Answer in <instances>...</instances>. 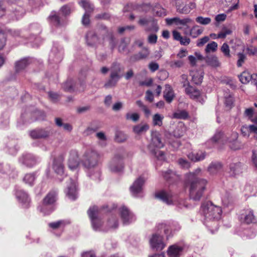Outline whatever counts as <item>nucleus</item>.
I'll list each match as a JSON object with an SVG mask.
<instances>
[{"mask_svg": "<svg viewBox=\"0 0 257 257\" xmlns=\"http://www.w3.org/2000/svg\"><path fill=\"white\" fill-rule=\"evenodd\" d=\"M164 98L168 103H170L174 97V93L172 88L169 85H166L164 91Z\"/></svg>", "mask_w": 257, "mask_h": 257, "instance_id": "30", "label": "nucleus"}, {"mask_svg": "<svg viewBox=\"0 0 257 257\" xmlns=\"http://www.w3.org/2000/svg\"><path fill=\"white\" fill-rule=\"evenodd\" d=\"M86 42L88 46L97 48L99 45L108 46L113 51L116 46V41L111 30L105 26L100 24L98 26L97 33L88 32L86 35Z\"/></svg>", "mask_w": 257, "mask_h": 257, "instance_id": "1", "label": "nucleus"}, {"mask_svg": "<svg viewBox=\"0 0 257 257\" xmlns=\"http://www.w3.org/2000/svg\"><path fill=\"white\" fill-rule=\"evenodd\" d=\"M100 158V155L95 150L88 149L84 155L83 165L88 169L96 167Z\"/></svg>", "mask_w": 257, "mask_h": 257, "instance_id": "6", "label": "nucleus"}, {"mask_svg": "<svg viewBox=\"0 0 257 257\" xmlns=\"http://www.w3.org/2000/svg\"><path fill=\"white\" fill-rule=\"evenodd\" d=\"M188 116V113L185 110H178L173 113V117L175 118L185 119Z\"/></svg>", "mask_w": 257, "mask_h": 257, "instance_id": "46", "label": "nucleus"}, {"mask_svg": "<svg viewBox=\"0 0 257 257\" xmlns=\"http://www.w3.org/2000/svg\"><path fill=\"white\" fill-rule=\"evenodd\" d=\"M162 200L168 205L172 204L173 201V196L170 193L162 191Z\"/></svg>", "mask_w": 257, "mask_h": 257, "instance_id": "44", "label": "nucleus"}, {"mask_svg": "<svg viewBox=\"0 0 257 257\" xmlns=\"http://www.w3.org/2000/svg\"><path fill=\"white\" fill-rule=\"evenodd\" d=\"M222 140H225V136L224 135L222 132L218 131L216 132L213 137L208 141V143L225 144V142L222 141Z\"/></svg>", "mask_w": 257, "mask_h": 257, "instance_id": "33", "label": "nucleus"}, {"mask_svg": "<svg viewBox=\"0 0 257 257\" xmlns=\"http://www.w3.org/2000/svg\"><path fill=\"white\" fill-rule=\"evenodd\" d=\"M242 221L246 224L253 223L255 221V218L253 214L252 210H247L245 214H242L241 217Z\"/></svg>", "mask_w": 257, "mask_h": 257, "instance_id": "32", "label": "nucleus"}, {"mask_svg": "<svg viewBox=\"0 0 257 257\" xmlns=\"http://www.w3.org/2000/svg\"><path fill=\"white\" fill-rule=\"evenodd\" d=\"M51 134L49 128H38L30 132V135L33 139L46 138L48 137Z\"/></svg>", "mask_w": 257, "mask_h": 257, "instance_id": "21", "label": "nucleus"}, {"mask_svg": "<svg viewBox=\"0 0 257 257\" xmlns=\"http://www.w3.org/2000/svg\"><path fill=\"white\" fill-rule=\"evenodd\" d=\"M128 41L126 39H123L121 40L120 44L118 47V51L120 52H124L125 50Z\"/></svg>", "mask_w": 257, "mask_h": 257, "instance_id": "60", "label": "nucleus"}, {"mask_svg": "<svg viewBox=\"0 0 257 257\" xmlns=\"http://www.w3.org/2000/svg\"><path fill=\"white\" fill-rule=\"evenodd\" d=\"M165 22L167 25L170 26L175 24L178 26L179 29H183L184 34L189 35L193 38H197L203 32V30L200 29L197 25H194L191 28H190L188 25L193 23L194 21L188 17L182 19L179 17L166 18Z\"/></svg>", "mask_w": 257, "mask_h": 257, "instance_id": "4", "label": "nucleus"}, {"mask_svg": "<svg viewBox=\"0 0 257 257\" xmlns=\"http://www.w3.org/2000/svg\"><path fill=\"white\" fill-rule=\"evenodd\" d=\"M242 165L241 163H232L229 166V173L232 176H235L242 173Z\"/></svg>", "mask_w": 257, "mask_h": 257, "instance_id": "26", "label": "nucleus"}, {"mask_svg": "<svg viewBox=\"0 0 257 257\" xmlns=\"http://www.w3.org/2000/svg\"><path fill=\"white\" fill-rule=\"evenodd\" d=\"M20 163L28 167L35 166L38 162V159L31 154L23 155L19 160Z\"/></svg>", "mask_w": 257, "mask_h": 257, "instance_id": "17", "label": "nucleus"}, {"mask_svg": "<svg viewBox=\"0 0 257 257\" xmlns=\"http://www.w3.org/2000/svg\"><path fill=\"white\" fill-rule=\"evenodd\" d=\"M79 5L85 11V13H91L94 7L88 0H81L79 2Z\"/></svg>", "mask_w": 257, "mask_h": 257, "instance_id": "41", "label": "nucleus"}, {"mask_svg": "<svg viewBox=\"0 0 257 257\" xmlns=\"http://www.w3.org/2000/svg\"><path fill=\"white\" fill-rule=\"evenodd\" d=\"M68 221H66L63 220H58L56 222H51L48 224L49 226L53 229H63L64 226L69 224Z\"/></svg>", "mask_w": 257, "mask_h": 257, "instance_id": "38", "label": "nucleus"}, {"mask_svg": "<svg viewBox=\"0 0 257 257\" xmlns=\"http://www.w3.org/2000/svg\"><path fill=\"white\" fill-rule=\"evenodd\" d=\"M79 158L78 151L75 149H72L69 152L68 159V166L71 170L76 169L79 165Z\"/></svg>", "mask_w": 257, "mask_h": 257, "instance_id": "15", "label": "nucleus"}, {"mask_svg": "<svg viewBox=\"0 0 257 257\" xmlns=\"http://www.w3.org/2000/svg\"><path fill=\"white\" fill-rule=\"evenodd\" d=\"M12 11L17 20L22 18L25 13V11L22 7L15 4L13 5Z\"/></svg>", "mask_w": 257, "mask_h": 257, "instance_id": "35", "label": "nucleus"}, {"mask_svg": "<svg viewBox=\"0 0 257 257\" xmlns=\"http://www.w3.org/2000/svg\"><path fill=\"white\" fill-rule=\"evenodd\" d=\"M150 243L151 247L153 249L157 250L160 247L161 245V236L160 232L153 234L150 239Z\"/></svg>", "mask_w": 257, "mask_h": 257, "instance_id": "25", "label": "nucleus"}, {"mask_svg": "<svg viewBox=\"0 0 257 257\" xmlns=\"http://www.w3.org/2000/svg\"><path fill=\"white\" fill-rule=\"evenodd\" d=\"M63 88L66 91H73L74 90V89L73 86L72 81L71 80L67 81L65 83L63 84Z\"/></svg>", "mask_w": 257, "mask_h": 257, "instance_id": "55", "label": "nucleus"}, {"mask_svg": "<svg viewBox=\"0 0 257 257\" xmlns=\"http://www.w3.org/2000/svg\"><path fill=\"white\" fill-rule=\"evenodd\" d=\"M65 158V154H61L57 158L54 159L52 169L58 175L62 176L64 174V166L63 163Z\"/></svg>", "mask_w": 257, "mask_h": 257, "instance_id": "12", "label": "nucleus"}, {"mask_svg": "<svg viewBox=\"0 0 257 257\" xmlns=\"http://www.w3.org/2000/svg\"><path fill=\"white\" fill-rule=\"evenodd\" d=\"M209 40L208 36H205L200 39H198L197 42V46L201 47L206 43Z\"/></svg>", "mask_w": 257, "mask_h": 257, "instance_id": "63", "label": "nucleus"}, {"mask_svg": "<svg viewBox=\"0 0 257 257\" xmlns=\"http://www.w3.org/2000/svg\"><path fill=\"white\" fill-rule=\"evenodd\" d=\"M87 213L91 220L93 229L95 230H100L102 222L98 216L99 212L98 207L97 206L90 207L87 211Z\"/></svg>", "mask_w": 257, "mask_h": 257, "instance_id": "10", "label": "nucleus"}, {"mask_svg": "<svg viewBox=\"0 0 257 257\" xmlns=\"http://www.w3.org/2000/svg\"><path fill=\"white\" fill-rule=\"evenodd\" d=\"M181 82L183 84V86L186 88V87H190L191 85L188 80L187 75L183 74L181 76Z\"/></svg>", "mask_w": 257, "mask_h": 257, "instance_id": "59", "label": "nucleus"}, {"mask_svg": "<svg viewBox=\"0 0 257 257\" xmlns=\"http://www.w3.org/2000/svg\"><path fill=\"white\" fill-rule=\"evenodd\" d=\"M185 93L189 96V97L193 99H198L200 95V92L199 90L192 86L186 87Z\"/></svg>", "mask_w": 257, "mask_h": 257, "instance_id": "29", "label": "nucleus"}, {"mask_svg": "<svg viewBox=\"0 0 257 257\" xmlns=\"http://www.w3.org/2000/svg\"><path fill=\"white\" fill-rule=\"evenodd\" d=\"M70 184L68 185L66 194L68 198L72 200H75L77 198V190L75 181L70 178Z\"/></svg>", "mask_w": 257, "mask_h": 257, "instance_id": "19", "label": "nucleus"}, {"mask_svg": "<svg viewBox=\"0 0 257 257\" xmlns=\"http://www.w3.org/2000/svg\"><path fill=\"white\" fill-rule=\"evenodd\" d=\"M87 175L91 179L99 181L101 177V172L98 168H94L89 169L87 172Z\"/></svg>", "mask_w": 257, "mask_h": 257, "instance_id": "34", "label": "nucleus"}, {"mask_svg": "<svg viewBox=\"0 0 257 257\" xmlns=\"http://www.w3.org/2000/svg\"><path fill=\"white\" fill-rule=\"evenodd\" d=\"M238 60L237 61V66L238 67H241L244 62L246 57L243 53H238L237 54Z\"/></svg>", "mask_w": 257, "mask_h": 257, "instance_id": "56", "label": "nucleus"}, {"mask_svg": "<svg viewBox=\"0 0 257 257\" xmlns=\"http://www.w3.org/2000/svg\"><path fill=\"white\" fill-rule=\"evenodd\" d=\"M30 31L35 36L39 34L41 32V28L39 25L37 23H34L30 25L29 27Z\"/></svg>", "mask_w": 257, "mask_h": 257, "instance_id": "50", "label": "nucleus"}, {"mask_svg": "<svg viewBox=\"0 0 257 257\" xmlns=\"http://www.w3.org/2000/svg\"><path fill=\"white\" fill-rule=\"evenodd\" d=\"M187 130V128L184 123L182 121H179L175 125L173 132V135L176 138H181L185 134Z\"/></svg>", "mask_w": 257, "mask_h": 257, "instance_id": "22", "label": "nucleus"}, {"mask_svg": "<svg viewBox=\"0 0 257 257\" xmlns=\"http://www.w3.org/2000/svg\"><path fill=\"white\" fill-rule=\"evenodd\" d=\"M257 78V74H251L248 71H243L239 75L240 82L243 84H247L250 81L253 83L254 80Z\"/></svg>", "mask_w": 257, "mask_h": 257, "instance_id": "23", "label": "nucleus"}, {"mask_svg": "<svg viewBox=\"0 0 257 257\" xmlns=\"http://www.w3.org/2000/svg\"><path fill=\"white\" fill-rule=\"evenodd\" d=\"M151 142L149 145V150L152 154L154 155L158 160H160L161 156L160 144L161 135L159 132L153 131L152 132Z\"/></svg>", "mask_w": 257, "mask_h": 257, "instance_id": "7", "label": "nucleus"}, {"mask_svg": "<svg viewBox=\"0 0 257 257\" xmlns=\"http://www.w3.org/2000/svg\"><path fill=\"white\" fill-rule=\"evenodd\" d=\"M162 228H164V233L166 234V239H168L172 235V229L170 223L169 224L167 223L162 224Z\"/></svg>", "mask_w": 257, "mask_h": 257, "instance_id": "53", "label": "nucleus"}, {"mask_svg": "<svg viewBox=\"0 0 257 257\" xmlns=\"http://www.w3.org/2000/svg\"><path fill=\"white\" fill-rule=\"evenodd\" d=\"M36 179L34 173L27 174L23 178L24 182L30 186H33Z\"/></svg>", "mask_w": 257, "mask_h": 257, "instance_id": "45", "label": "nucleus"}, {"mask_svg": "<svg viewBox=\"0 0 257 257\" xmlns=\"http://www.w3.org/2000/svg\"><path fill=\"white\" fill-rule=\"evenodd\" d=\"M107 224L110 228H116L118 225V220L115 217L112 216L108 220Z\"/></svg>", "mask_w": 257, "mask_h": 257, "instance_id": "54", "label": "nucleus"}, {"mask_svg": "<svg viewBox=\"0 0 257 257\" xmlns=\"http://www.w3.org/2000/svg\"><path fill=\"white\" fill-rule=\"evenodd\" d=\"M233 103V98L231 95L225 97L224 103L227 107H230Z\"/></svg>", "mask_w": 257, "mask_h": 257, "instance_id": "62", "label": "nucleus"}, {"mask_svg": "<svg viewBox=\"0 0 257 257\" xmlns=\"http://www.w3.org/2000/svg\"><path fill=\"white\" fill-rule=\"evenodd\" d=\"M16 196L24 207H28L30 202V199L28 194L25 191L22 189L17 190Z\"/></svg>", "mask_w": 257, "mask_h": 257, "instance_id": "20", "label": "nucleus"}, {"mask_svg": "<svg viewBox=\"0 0 257 257\" xmlns=\"http://www.w3.org/2000/svg\"><path fill=\"white\" fill-rule=\"evenodd\" d=\"M29 64V60L27 58H24L17 61L15 64L16 72H19L24 69Z\"/></svg>", "mask_w": 257, "mask_h": 257, "instance_id": "39", "label": "nucleus"}, {"mask_svg": "<svg viewBox=\"0 0 257 257\" xmlns=\"http://www.w3.org/2000/svg\"><path fill=\"white\" fill-rule=\"evenodd\" d=\"M124 150L121 149L119 152L116 153L110 161L108 168L112 172H119L123 168V159L124 157Z\"/></svg>", "mask_w": 257, "mask_h": 257, "instance_id": "9", "label": "nucleus"}, {"mask_svg": "<svg viewBox=\"0 0 257 257\" xmlns=\"http://www.w3.org/2000/svg\"><path fill=\"white\" fill-rule=\"evenodd\" d=\"M127 137L123 132L117 131L115 135V141L118 143H122L126 140Z\"/></svg>", "mask_w": 257, "mask_h": 257, "instance_id": "48", "label": "nucleus"}, {"mask_svg": "<svg viewBox=\"0 0 257 257\" xmlns=\"http://www.w3.org/2000/svg\"><path fill=\"white\" fill-rule=\"evenodd\" d=\"M177 12L181 14H188L196 8V4L193 2L186 0L175 6Z\"/></svg>", "mask_w": 257, "mask_h": 257, "instance_id": "14", "label": "nucleus"}, {"mask_svg": "<svg viewBox=\"0 0 257 257\" xmlns=\"http://www.w3.org/2000/svg\"><path fill=\"white\" fill-rule=\"evenodd\" d=\"M60 14L57 15L56 12H52L49 17L50 22L54 26H59L61 25Z\"/></svg>", "mask_w": 257, "mask_h": 257, "instance_id": "40", "label": "nucleus"}, {"mask_svg": "<svg viewBox=\"0 0 257 257\" xmlns=\"http://www.w3.org/2000/svg\"><path fill=\"white\" fill-rule=\"evenodd\" d=\"M200 172L201 169L198 168L186 175V185L189 187V196L194 201L200 200L207 184L206 179L198 177Z\"/></svg>", "mask_w": 257, "mask_h": 257, "instance_id": "2", "label": "nucleus"}, {"mask_svg": "<svg viewBox=\"0 0 257 257\" xmlns=\"http://www.w3.org/2000/svg\"><path fill=\"white\" fill-rule=\"evenodd\" d=\"M244 144L241 141L237 140L235 141L233 143L229 145L230 148L234 150H237L243 149L244 148Z\"/></svg>", "mask_w": 257, "mask_h": 257, "instance_id": "49", "label": "nucleus"}, {"mask_svg": "<svg viewBox=\"0 0 257 257\" xmlns=\"http://www.w3.org/2000/svg\"><path fill=\"white\" fill-rule=\"evenodd\" d=\"M184 248L177 244L171 245L168 249L167 253L169 257H180Z\"/></svg>", "mask_w": 257, "mask_h": 257, "instance_id": "24", "label": "nucleus"}, {"mask_svg": "<svg viewBox=\"0 0 257 257\" xmlns=\"http://www.w3.org/2000/svg\"><path fill=\"white\" fill-rule=\"evenodd\" d=\"M57 191L53 190L51 191L44 198L43 200V204L41 206L38 207L39 210L44 214H49L51 212L54 208L52 207L50 208L48 211L46 210L47 206L53 205L57 199Z\"/></svg>", "mask_w": 257, "mask_h": 257, "instance_id": "8", "label": "nucleus"}, {"mask_svg": "<svg viewBox=\"0 0 257 257\" xmlns=\"http://www.w3.org/2000/svg\"><path fill=\"white\" fill-rule=\"evenodd\" d=\"M145 182V179L142 177H140L131 186L130 190L134 197H140L143 196V186Z\"/></svg>", "mask_w": 257, "mask_h": 257, "instance_id": "11", "label": "nucleus"}, {"mask_svg": "<svg viewBox=\"0 0 257 257\" xmlns=\"http://www.w3.org/2000/svg\"><path fill=\"white\" fill-rule=\"evenodd\" d=\"M200 211L204 217V224L212 230H217L222 213L221 208L207 201L202 203Z\"/></svg>", "mask_w": 257, "mask_h": 257, "instance_id": "3", "label": "nucleus"}, {"mask_svg": "<svg viewBox=\"0 0 257 257\" xmlns=\"http://www.w3.org/2000/svg\"><path fill=\"white\" fill-rule=\"evenodd\" d=\"M191 75L192 76V80L195 84H199L202 82L203 75L201 73L196 71L192 72Z\"/></svg>", "mask_w": 257, "mask_h": 257, "instance_id": "43", "label": "nucleus"}, {"mask_svg": "<svg viewBox=\"0 0 257 257\" xmlns=\"http://www.w3.org/2000/svg\"><path fill=\"white\" fill-rule=\"evenodd\" d=\"M196 21L200 24L207 25L211 23V20L209 17L204 18L202 16H199L196 18Z\"/></svg>", "mask_w": 257, "mask_h": 257, "instance_id": "51", "label": "nucleus"}, {"mask_svg": "<svg viewBox=\"0 0 257 257\" xmlns=\"http://www.w3.org/2000/svg\"><path fill=\"white\" fill-rule=\"evenodd\" d=\"M246 51L249 55H255L257 54V47L250 46L246 48Z\"/></svg>", "mask_w": 257, "mask_h": 257, "instance_id": "64", "label": "nucleus"}, {"mask_svg": "<svg viewBox=\"0 0 257 257\" xmlns=\"http://www.w3.org/2000/svg\"><path fill=\"white\" fill-rule=\"evenodd\" d=\"M140 25L146 27L147 31H157L159 29L157 27V22L153 19H141L139 22Z\"/></svg>", "mask_w": 257, "mask_h": 257, "instance_id": "18", "label": "nucleus"}, {"mask_svg": "<svg viewBox=\"0 0 257 257\" xmlns=\"http://www.w3.org/2000/svg\"><path fill=\"white\" fill-rule=\"evenodd\" d=\"M217 43L214 41L208 44L205 49V52L208 53L211 52H215L217 49Z\"/></svg>", "mask_w": 257, "mask_h": 257, "instance_id": "52", "label": "nucleus"}, {"mask_svg": "<svg viewBox=\"0 0 257 257\" xmlns=\"http://www.w3.org/2000/svg\"><path fill=\"white\" fill-rule=\"evenodd\" d=\"M126 119L127 120H132L134 121H137L139 119V115L137 113H127L126 114Z\"/></svg>", "mask_w": 257, "mask_h": 257, "instance_id": "58", "label": "nucleus"}, {"mask_svg": "<svg viewBox=\"0 0 257 257\" xmlns=\"http://www.w3.org/2000/svg\"><path fill=\"white\" fill-rule=\"evenodd\" d=\"M149 128V126L146 123H141L133 127V132L138 135H141L146 132Z\"/></svg>", "mask_w": 257, "mask_h": 257, "instance_id": "36", "label": "nucleus"}, {"mask_svg": "<svg viewBox=\"0 0 257 257\" xmlns=\"http://www.w3.org/2000/svg\"><path fill=\"white\" fill-rule=\"evenodd\" d=\"M222 168V165L219 162H212L208 167V171L211 175H215L218 173Z\"/></svg>", "mask_w": 257, "mask_h": 257, "instance_id": "31", "label": "nucleus"}, {"mask_svg": "<svg viewBox=\"0 0 257 257\" xmlns=\"http://www.w3.org/2000/svg\"><path fill=\"white\" fill-rule=\"evenodd\" d=\"M121 220L124 224H129L136 220V216L133 212L125 206L119 208Z\"/></svg>", "mask_w": 257, "mask_h": 257, "instance_id": "16", "label": "nucleus"}, {"mask_svg": "<svg viewBox=\"0 0 257 257\" xmlns=\"http://www.w3.org/2000/svg\"><path fill=\"white\" fill-rule=\"evenodd\" d=\"M205 157V152L201 151H199L197 152H191L188 155V158L194 162L203 160Z\"/></svg>", "mask_w": 257, "mask_h": 257, "instance_id": "28", "label": "nucleus"}, {"mask_svg": "<svg viewBox=\"0 0 257 257\" xmlns=\"http://www.w3.org/2000/svg\"><path fill=\"white\" fill-rule=\"evenodd\" d=\"M124 67L120 64L114 62L110 68L109 79L104 84L106 88L113 87L116 86L119 80L123 76Z\"/></svg>", "mask_w": 257, "mask_h": 257, "instance_id": "5", "label": "nucleus"}, {"mask_svg": "<svg viewBox=\"0 0 257 257\" xmlns=\"http://www.w3.org/2000/svg\"><path fill=\"white\" fill-rule=\"evenodd\" d=\"M206 63L211 67H217L220 66V62L218 58L215 55H210L206 57L205 59Z\"/></svg>", "mask_w": 257, "mask_h": 257, "instance_id": "37", "label": "nucleus"}, {"mask_svg": "<svg viewBox=\"0 0 257 257\" xmlns=\"http://www.w3.org/2000/svg\"><path fill=\"white\" fill-rule=\"evenodd\" d=\"M238 137V134L235 132H232L229 136H225V140H222V141L225 142V144L229 143V145L236 141Z\"/></svg>", "mask_w": 257, "mask_h": 257, "instance_id": "47", "label": "nucleus"}, {"mask_svg": "<svg viewBox=\"0 0 257 257\" xmlns=\"http://www.w3.org/2000/svg\"><path fill=\"white\" fill-rule=\"evenodd\" d=\"M10 164H7L5 166L0 164V172L2 173H7L10 174V172L13 170Z\"/></svg>", "mask_w": 257, "mask_h": 257, "instance_id": "57", "label": "nucleus"}, {"mask_svg": "<svg viewBox=\"0 0 257 257\" xmlns=\"http://www.w3.org/2000/svg\"><path fill=\"white\" fill-rule=\"evenodd\" d=\"M221 50L224 55L226 57H230V50L228 45L226 43H224L221 48Z\"/></svg>", "mask_w": 257, "mask_h": 257, "instance_id": "61", "label": "nucleus"}, {"mask_svg": "<svg viewBox=\"0 0 257 257\" xmlns=\"http://www.w3.org/2000/svg\"><path fill=\"white\" fill-rule=\"evenodd\" d=\"M172 33L174 39L179 41L181 45L187 46L190 43V39L187 37H182L177 31L174 30Z\"/></svg>", "mask_w": 257, "mask_h": 257, "instance_id": "27", "label": "nucleus"}, {"mask_svg": "<svg viewBox=\"0 0 257 257\" xmlns=\"http://www.w3.org/2000/svg\"><path fill=\"white\" fill-rule=\"evenodd\" d=\"M73 10L74 7L72 4L66 5L61 8L60 11V14L64 16H66L69 15Z\"/></svg>", "mask_w": 257, "mask_h": 257, "instance_id": "42", "label": "nucleus"}, {"mask_svg": "<svg viewBox=\"0 0 257 257\" xmlns=\"http://www.w3.org/2000/svg\"><path fill=\"white\" fill-rule=\"evenodd\" d=\"M62 59V49L57 45L54 44L49 54V62L51 63H58L61 62Z\"/></svg>", "mask_w": 257, "mask_h": 257, "instance_id": "13", "label": "nucleus"}]
</instances>
